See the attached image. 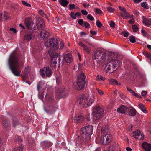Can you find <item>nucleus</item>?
Returning a JSON list of instances; mask_svg holds the SVG:
<instances>
[{"label":"nucleus","mask_w":151,"mask_h":151,"mask_svg":"<svg viewBox=\"0 0 151 151\" xmlns=\"http://www.w3.org/2000/svg\"><path fill=\"white\" fill-rule=\"evenodd\" d=\"M86 76L83 73L79 74L77 76L76 82L73 83V85L78 90L83 89L86 85Z\"/></svg>","instance_id":"39448f33"},{"label":"nucleus","mask_w":151,"mask_h":151,"mask_svg":"<svg viewBox=\"0 0 151 151\" xmlns=\"http://www.w3.org/2000/svg\"><path fill=\"white\" fill-rule=\"evenodd\" d=\"M7 64L14 76L18 77L20 76L24 62L21 60L20 56L15 51L11 53L8 58Z\"/></svg>","instance_id":"f03ea898"},{"label":"nucleus","mask_w":151,"mask_h":151,"mask_svg":"<svg viewBox=\"0 0 151 151\" xmlns=\"http://www.w3.org/2000/svg\"><path fill=\"white\" fill-rule=\"evenodd\" d=\"M39 14L42 16L45 15L43 11L42 10H40L39 11Z\"/></svg>","instance_id":"680f3d73"},{"label":"nucleus","mask_w":151,"mask_h":151,"mask_svg":"<svg viewBox=\"0 0 151 151\" xmlns=\"http://www.w3.org/2000/svg\"><path fill=\"white\" fill-rule=\"evenodd\" d=\"M127 108L124 105H122L119 108L117 109V111L119 113H125L126 111Z\"/></svg>","instance_id":"bb28decb"},{"label":"nucleus","mask_w":151,"mask_h":151,"mask_svg":"<svg viewBox=\"0 0 151 151\" xmlns=\"http://www.w3.org/2000/svg\"><path fill=\"white\" fill-rule=\"evenodd\" d=\"M69 9L70 10L74 9L75 8V5L73 4H70L69 5Z\"/></svg>","instance_id":"c03bdc74"},{"label":"nucleus","mask_w":151,"mask_h":151,"mask_svg":"<svg viewBox=\"0 0 151 151\" xmlns=\"http://www.w3.org/2000/svg\"><path fill=\"white\" fill-rule=\"evenodd\" d=\"M119 8L122 12H126L125 9L124 7H122L121 6H119Z\"/></svg>","instance_id":"bf43d9fd"},{"label":"nucleus","mask_w":151,"mask_h":151,"mask_svg":"<svg viewBox=\"0 0 151 151\" xmlns=\"http://www.w3.org/2000/svg\"><path fill=\"white\" fill-rule=\"evenodd\" d=\"M134 14L136 17H137L139 15V12L135 10L134 12Z\"/></svg>","instance_id":"e2e57ef3"},{"label":"nucleus","mask_w":151,"mask_h":151,"mask_svg":"<svg viewBox=\"0 0 151 151\" xmlns=\"http://www.w3.org/2000/svg\"><path fill=\"white\" fill-rule=\"evenodd\" d=\"M141 6L142 7L146 9H148L149 8V7L146 2H144L142 3Z\"/></svg>","instance_id":"58836bf2"},{"label":"nucleus","mask_w":151,"mask_h":151,"mask_svg":"<svg viewBox=\"0 0 151 151\" xmlns=\"http://www.w3.org/2000/svg\"><path fill=\"white\" fill-rule=\"evenodd\" d=\"M87 18L88 19L91 21L94 20V17L90 14H89L87 15Z\"/></svg>","instance_id":"ea45409f"},{"label":"nucleus","mask_w":151,"mask_h":151,"mask_svg":"<svg viewBox=\"0 0 151 151\" xmlns=\"http://www.w3.org/2000/svg\"><path fill=\"white\" fill-rule=\"evenodd\" d=\"M8 114L10 116L11 119L13 122V125L14 127H15L19 124V122L18 121L17 119L13 114H11L9 113Z\"/></svg>","instance_id":"b1692460"},{"label":"nucleus","mask_w":151,"mask_h":151,"mask_svg":"<svg viewBox=\"0 0 151 151\" xmlns=\"http://www.w3.org/2000/svg\"><path fill=\"white\" fill-rule=\"evenodd\" d=\"M73 61L71 55L70 53H68L64 55L62 59L61 63L62 65L65 62L66 63L70 64Z\"/></svg>","instance_id":"f8f14e48"},{"label":"nucleus","mask_w":151,"mask_h":151,"mask_svg":"<svg viewBox=\"0 0 151 151\" xmlns=\"http://www.w3.org/2000/svg\"><path fill=\"white\" fill-rule=\"evenodd\" d=\"M129 33L127 31H124L122 32V34L125 37H127L129 35Z\"/></svg>","instance_id":"864d4df0"},{"label":"nucleus","mask_w":151,"mask_h":151,"mask_svg":"<svg viewBox=\"0 0 151 151\" xmlns=\"http://www.w3.org/2000/svg\"><path fill=\"white\" fill-rule=\"evenodd\" d=\"M143 24L145 26H149L151 24V18H147L145 16L142 17Z\"/></svg>","instance_id":"4be33fe9"},{"label":"nucleus","mask_w":151,"mask_h":151,"mask_svg":"<svg viewBox=\"0 0 151 151\" xmlns=\"http://www.w3.org/2000/svg\"><path fill=\"white\" fill-rule=\"evenodd\" d=\"M139 106L141 110L144 113H147V111L144 105L142 104H139Z\"/></svg>","instance_id":"e433bc0d"},{"label":"nucleus","mask_w":151,"mask_h":151,"mask_svg":"<svg viewBox=\"0 0 151 151\" xmlns=\"http://www.w3.org/2000/svg\"><path fill=\"white\" fill-rule=\"evenodd\" d=\"M44 92H43L41 94H40L39 96V98L41 99L42 101L43 102V98H44Z\"/></svg>","instance_id":"de8ad7c7"},{"label":"nucleus","mask_w":151,"mask_h":151,"mask_svg":"<svg viewBox=\"0 0 151 151\" xmlns=\"http://www.w3.org/2000/svg\"><path fill=\"white\" fill-rule=\"evenodd\" d=\"M15 142L20 144L22 141L20 137L18 136H15L13 138Z\"/></svg>","instance_id":"c756f323"},{"label":"nucleus","mask_w":151,"mask_h":151,"mask_svg":"<svg viewBox=\"0 0 151 151\" xmlns=\"http://www.w3.org/2000/svg\"><path fill=\"white\" fill-rule=\"evenodd\" d=\"M58 44L57 39L53 38L47 40L44 44L46 47H51L48 52L51 58L50 65L54 68L56 67L57 62L58 64V68H59L60 64V53H55L56 50L59 48Z\"/></svg>","instance_id":"f257e3e1"},{"label":"nucleus","mask_w":151,"mask_h":151,"mask_svg":"<svg viewBox=\"0 0 151 151\" xmlns=\"http://www.w3.org/2000/svg\"><path fill=\"white\" fill-rule=\"evenodd\" d=\"M109 83L111 84H117L118 85L120 84L119 82L117 80L112 79L109 81Z\"/></svg>","instance_id":"4c0bfd02"},{"label":"nucleus","mask_w":151,"mask_h":151,"mask_svg":"<svg viewBox=\"0 0 151 151\" xmlns=\"http://www.w3.org/2000/svg\"><path fill=\"white\" fill-rule=\"evenodd\" d=\"M81 12L83 14L85 15H87L88 14L87 11L86 10L84 9L82 10L81 11Z\"/></svg>","instance_id":"5fc2aeb1"},{"label":"nucleus","mask_w":151,"mask_h":151,"mask_svg":"<svg viewBox=\"0 0 151 151\" xmlns=\"http://www.w3.org/2000/svg\"><path fill=\"white\" fill-rule=\"evenodd\" d=\"M142 147L145 151H150L151 150V144L145 142L143 143L142 145Z\"/></svg>","instance_id":"5701e85b"},{"label":"nucleus","mask_w":151,"mask_h":151,"mask_svg":"<svg viewBox=\"0 0 151 151\" xmlns=\"http://www.w3.org/2000/svg\"><path fill=\"white\" fill-rule=\"evenodd\" d=\"M93 127L91 125L85 126L81 129L79 133L77 135V141L81 144H85L89 141L91 138L90 136L93 134Z\"/></svg>","instance_id":"7ed1b4c3"},{"label":"nucleus","mask_w":151,"mask_h":151,"mask_svg":"<svg viewBox=\"0 0 151 151\" xmlns=\"http://www.w3.org/2000/svg\"><path fill=\"white\" fill-rule=\"evenodd\" d=\"M133 136L136 139L139 140H143L144 138V135L142 132L139 130L133 132Z\"/></svg>","instance_id":"ddd939ff"},{"label":"nucleus","mask_w":151,"mask_h":151,"mask_svg":"<svg viewBox=\"0 0 151 151\" xmlns=\"http://www.w3.org/2000/svg\"><path fill=\"white\" fill-rule=\"evenodd\" d=\"M49 36V33L46 30L42 31L40 33V36L41 40L47 39Z\"/></svg>","instance_id":"412c9836"},{"label":"nucleus","mask_w":151,"mask_h":151,"mask_svg":"<svg viewBox=\"0 0 151 151\" xmlns=\"http://www.w3.org/2000/svg\"><path fill=\"white\" fill-rule=\"evenodd\" d=\"M96 91L100 95H103L104 94V92L98 88H96Z\"/></svg>","instance_id":"603ef678"},{"label":"nucleus","mask_w":151,"mask_h":151,"mask_svg":"<svg viewBox=\"0 0 151 151\" xmlns=\"http://www.w3.org/2000/svg\"><path fill=\"white\" fill-rule=\"evenodd\" d=\"M106 56L105 52L101 50H99L95 52L93 58L95 60L97 59L96 62L101 65L102 63L106 60Z\"/></svg>","instance_id":"1a4fd4ad"},{"label":"nucleus","mask_w":151,"mask_h":151,"mask_svg":"<svg viewBox=\"0 0 151 151\" xmlns=\"http://www.w3.org/2000/svg\"><path fill=\"white\" fill-rule=\"evenodd\" d=\"M120 16L123 19L127 18L129 17V14L126 12L121 13L120 14Z\"/></svg>","instance_id":"473e14b6"},{"label":"nucleus","mask_w":151,"mask_h":151,"mask_svg":"<svg viewBox=\"0 0 151 151\" xmlns=\"http://www.w3.org/2000/svg\"><path fill=\"white\" fill-rule=\"evenodd\" d=\"M24 23L27 27V28L28 31L30 30V29L32 26L33 24V22L31 21L29 19L26 18L25 19Z\"/></svg>","instance_id":"6ab92c4d"},{"label":"nucleus","mask_w":151,"mask_h":151,"mask_svg":"<svg viewBox=\"0 0 151 151\" xmlns=\"http://www.w3.org/2000/svg\"><path fill=\"white\" fill-rule=\"evenodd\" d=\"M141 32L142 35L144 36H146L147 35V33L143 29L141 30Z\"/></svg>","instance_id":"13d9d810"},{"label":"nucleus","mask_w":151,"mask_h":151,"mask_svg":"<svg viewBox=\"0 0 151 151\" xmlns=\"http://www.w3.org/2000/svg\"><path fill=\"white\" fill-rule=\"evenodd\" d=\"M97 77L100 80H102L103 81L105 80V78L101 76L98 75L97 76Z\"/></svg>","instance_id":"4d7b16f0"},{"label":"nucleus","mask_w":151,"mask_h":151,"mask_svg":"<svg viewBox=\"0 0 151 151\" xmlns=\"http://www.w3.org/2000/svg\"><path fill=\"white\" fill-rule=\"evenodd\" d=\"M133 95H134V96L137 98H141V96L140 95L135 93L134 91H133Z\"/></svg>","instance_id":"3c124183"},{"label":"nucleus","mask_w":151,"mask_h":151,"mask_svg":"<svg viewBox=\"0 0 151 151\" xmlns=\"http://www.w3.org/2000/svg\"><path fill=\"white\" fill-rule=\"evenodd\" d=\"M24 145L21 144L20 146H19L16 148H13L12 149V151H22Z\"/></svg>","instance_id":"f704fd0d"},{"label":"nucleus","mask_w":151,"mask_h":151,"mask_svg":"<svg viewBox=\"0 0 151 151\" xmlns=\"http://www.w3.org/2000/svg\"><path fill=\"white\" fill-rule=\"evenodd\" d=\"M78 44L83 47L84 52H86L87 54H89L90 53L91 49L89 46L86 45L81 42H79Z\"/></svg>","instance_id":"aec40b11"},{"label":"nucleus","mask_w":151,"mask_h":151,"mask_svg":"<svg viewBox=\"0 0 151 151\" xmlns=\"http://www.w3.org/2000/svg\"><path fill=\"white\" fill-rule=\"evenodd\" d=\"M28 66H27L25 67L24 71L23 72V73L24 77L26 78L27 77V76L29 71Z\"/></svg>","instance_id":"2f4dec72"},{"label":"nucleus","mask_w":151,"mask_h":151,"mask_svg":"<svg viewBox=\"0 0 151 151\" xmlns=\"http://www.w3.org/2000/svg\"><path fill=\"white\" fill-rule=\"evenodd\" d=\"M115 23H114L112 21H111L110 24V25L111 27L113 28H115Z\"/></svg>","instance_id":"09e8293b"},{"label":"nucleus","mask_w":151,"mask_h":151,"mask_svg":"<svg viewBox=\"0 0 151 151\" xmlns=\"http://www.w3.org/2000/svg\"><path fill=\"white\" fill-rule=\"evenodd\" d=\"M96 24L97 27L99 28L101 27L102 26V24L101 23L100 21L99 20H97L96 21Z\"/></svg>","instance_id":"a19ab883"},{"label":"nucleus","mask_w":151,"mask_h":151,"mask_svg":"<svg viewBox=\"0 0 151 151\" xmlns=\"http://www.w3.org/2000/svg\"><path fill=\"white\" fill-rule=\"evenodd\" d=\"M84 22L83 21V19H80L78 20V23L80 25L82 26L83 23H84Z\"/></svg>","instance_id":"8fccbe9b"},{"label":"nucleus","mask_w":151,"mask_h":151,"mask_svg":"<svg viewBox=\"0 0 151 151\" xmlns=\"http://www.w3.org/2000/svg\"><path fill=\"white\" fill-rule=\"evenodd\" d=\"M59 2L61 5L64 7H66L69 3L67 0H59Z\"/></svg>","instance_id":"c85d7f7f"},{"label":"nucleus","mask_w":151,"mask_h":151,"mask_svg":"<svg viewBox=\"0 0 151 151\" xmlns=\"http://www.w3.org/2000/svg\"><path fill=\"white\" fill-rule=\"evenodd\" d=\"M134 21L133 18V31L135 32H137L139 31V28L138 26L135 24H133Z\"/></svg>","instance_id":"72a5a7b5"},{"label":"nucleus","mask_w":151,"mask_h":151,"mask_svg":"<svg viewBox=\"0 0 151 151\" xmlns=\"http://www.w3.org/2000/svg\"><path fill=\"white\" fill-rule=\"evenodd\" d=\"M40 71V75L43 78L50 77L52 75L51 69L48 66L44 67L42 69H41Z\"/></svg>","instance_id":"9d476101"},{"label":"nucleus","mask_w":151,"mask_h":151,"mask_svg":"<svg viewBox=\"0 0 151 151\" xmlns=\"http://www.w3.org/2000/svg\"><path fill=\"white\" fill-rule=\"evenodd\" d=\"M84 119V117L82 115L75 116L73 118L74 122L76 123H81Z\"/></svg>","instance_id":"a211bd4d"},{"label":"nucleus","mask_w":151,"mask_h":151,"mask_svg":"<svg viewBox=\"0 0 151 151\" xmlns=\"http://www.w3.org/2000/svg\"><path fill=\"white\" fill-rule=\"evenodd\" d=\"M144 55L151 60V54L145 52L143 53Z\"/></svg>","instance_id":"79ce46f5"},{"label":"nucleus","mask_w":151,"mask_h":151,"mask_svg":"<svg viewBox=\"0 0 151 151\" xmlns=\"http://www.w3.org/2000/svg\"><path fill=\"white\" fill-rule=\"evenodd\" d=\"M137 112L136 110L133 108V116H134L136 114Z\"/></svg>","instance_id":"0e129e2a"},{"label":"nucleus","mask_w":151,"mask_h":151,"mask_svg":"<svg viewBox=\"0 0 151 151\" xmlns=\"http://www.w3.org/2000/svg\"><path fill=\"white\" fill-rule=\"evenodd\" d=\"M96 12L99 14H101L102 13V11L98 9H96Z\"/></svg>","instance_id":"052dcab7"},{"label":"nucleus","mask_w":151,"mask_h":151,"mask_svg":"<svg viewBox=\"0 0 151 151\" xmlns=\"http://www.w3.org/2000/svg\"><path fill=\"white\" fill-rule=\"evenodd\" d=\"M122 64V62L117 59H112L106 64L104 70L108 72L109 71L112 72L116 68L120 66Z\"/></svg>","instance_id":"423d86ee"},{"label":"nucleus","mask_w":151,"mask_h":151,"mask_svg":"<svg viewBox=\"0 0 151 151\" xmlns=\"http://www.w3.org/2000/svg\"><path fill=\"white\" fill-rule=\"evenodd\" d=\"M60 45V47L59 49H62L64 47V43L63 42H61Z\"/></svg>","instance_id":"774afa93"},{"label":"nucleus","mask_w":151,"mask_h":151,"mask_svg":"<svg viewBox=\"0 0 151 151\" xmlns=\"http://www.w3.org/2000/svg\"><path fill=\"white\" fill-rule=\"evenodd\" d=\"M117 143L114 142L112 143L111 145L109 146V149L112 151H114L117 148Z\"/></svg>","instance_id":"7c9ffc66"},{"label":"nucleus","mask_w":151,"mask_h":151,"mask_svg":"<svg viewBox=\"0 0 151 151\" xmlns=\"http://www.w3.org/2000/svg\"><path fill=\"white\" fill-rule=\"evenodd\" d=\"M110 128L107 125H105L102 127L101 132L103 133H108L109 130Z\"/></svg>","instance_id":"a878e982"},{"label":"nucleus","mask_w":151,"mask_h":151,"mask_svg":"<svg viewBox=\"0 0 151 151\" xmlns=\"http://www.w3.org/2000/svg\"><path fill=\"white\" fill-rule=\"evenodd\" d=\"M41 146L43 148H48L51 146L52 145V142L48 140H45L41 142Z\"/></svg>","instance_id":"dca6fc26"},{"label":"nucleus","mask_w":151,"mask_h":151,"mask_svg":"<svg viewBox=\"0 0 151 151\" xmlns=\"http://www.w3.org/2000/svg\"><path fill=\"white\" fill-rule=\"evenodd\" d=\"M104 114L102 108L99 106H95L93 108L92 115L93 116L94 120H98L102 118Z\"/></svg>","instance_id":"0eeeda50"},{"label":"nucleus","mask_w":151,"mask_h":151,"mask_svg":"<svg viewBox=\"0 0 151 151\" xmlns=\"http://www.w3.org/2000/svg\"><path fill=\"white\" fill-rule=\"evenodd\" d=\"M147 94V91H142L141 93V94L142 96H145Z\"/></svg>","instance_id":"338daca9"},{"label":"nucleus","mask_w":151,"mask_h":151,"mask_svg":"<svg viewBox=\"0 0 151 151\" xmlns=\"http://www.w3.org/2000/svg\"><path fill=\"white\" fill-rule=\"evenodd\" d=\"M107 9L109 12H113L114 10V9L111 7H108L107 8Z\"/></svg>","instance_id":"6e6d98bb"},{"label":"nucleus","mask_w":151,"mask_h":151,"mask_svg":"<svg viewBox=\"0 0 151 151\" xmlns=\"http://www.w3.org/2000/svg\"><path fill=\"white\" fill-rule=\"evenodd\" d=\"M38 21L36 23V25L39 30L43 29L45 27V23L43 19L40 18L38 19Z\"/></svg>","instance_id":"2eb2a0df"},{"label":"nucleus","mask_w":151,"mask_h":151,"mask_svg":"<svg viewBox=\"0 0 151 151\" xmlns=\"http://www.w3.org/2000/svg\"><path fill=\"white\" fill-rule=\"evenodd\" d=\"M7 13L4 11V14L3 15L2 13H0V21H2L4 20H6L9 19V17L7 15Z\"/></svg>","instance_id":"393cba45"},{"label":"nucleus","mask_w":151,"mask_h":151,"mask_svg":"<svg viewBox=\"0 0 151 151\" xmlns=\"http://www.w3.org/2000/svg\"><path fill=\"white\" fill-rule=\"evenodd\" d=\"M1 118L2 120L3 121V126L6 129H9L11 126V124L9 122L4 116L2 115L1 116Z\"/></svg>","instance_id":"4468645a"},{"label":"nucleus","mask_w":151,"mask_h":151,"mask_svg":"<svg viewBox=\"0 0 151 151\" xmlns=\"http://www.w3.org/2000/svg\"><path fill=\"white\" fill-rule=\"evenodd\" d=\"M77 103L84 107H87L90 106L94 102L93 99H88L84 95H80L79 99L77 101Z\"/></svg>","instance_id":"6e6552de"},{"label":"nucleus","mask_w":151,"mask_h":151,"mask_svg":"<svg viewBox=\"0 0 151 151\" xmlns=\"http://www.w3.org/2000/svg\"><path fill=\"white\" fill-rule=\"evenodd\" d=\"M84 24L85 26V28H87L90 27V24L87 22H84Z\"/></svg>","instance_id":"a18cd8bd"},{"label":"nucleus","mask_w":151,"mask_h":151,"mask_svg":"<svg viewBox=\"0 0 151 151\" xmlns=\"http://www.w3.org/2000/svg\"><path fill=\"white\" fill-rule=\"evenodd\" d=\"M44 84V82L43 81H40L37 83V89L39 92L40 89L42 88L43 85Z\"/></svg>","instance_id":"c9c22d12"},{"label":"nucleus","mask_w":151,"mask_h":151,"mask_svg":"<svg viewBox=\"0 0 151 151\" xmlns=\"http://www.w3.org/2000/svg\"><path fill=\"white\" fill-rule=\"evenodd\" d=\"M112 137L110 134H106L101 138V143L103 145H107L110 143L112 140Z\"/></svg>","instance_id":"9b49d317"},{"label":"nucleus","mask_w":151,"mask_h":151,"mask_svg":"<svg viewBox=\"0 0 151 151\" xmlns=\"http://www.w3.org/2000/svg\"><path fill=\"white\" fill-rule=\"evenodd\" d=\"M70 17L73 19H75L76 18V17L75 14L73 12H72L70 14Z\"/></svg>","instance_id":"37998d69"},{"label":"nucleus","mask_w":151,"mask_h":151,"mask_svg":"<svg viewBox=\"0 0 151 151\" xmlns=\"http://www.w3.org/2000/svg\"><path fill=\"white\" fill-rule=\"evenodd\" d=\"M22 3L24 5L28 7H30L31 6V5L30 4L26 2V1H22Z\"/></svg>","instance_id":"49530a36"},{"label":"nucleus","mask_w":151,"mask_h":151,"mask_svg":"<svg viewBox=\"0 0 151 151\" xmlns=\"http://www.w3.org/2000/svg\"><path fill=\"white\" fill-rule=\"evenodd\" d=\"M45 97L47 104L46 108L44 107V110L48 114H53L57 108L56 101L54 100V96L52 95L48 96L46 94Z\"/></svg>","instance_id":"20e7f679"},{"label":"nucleus","mask_w":151,"mask_h":151,"mask_svg":"<svg viewBox=\"0 0 151 151\" xmlns=\"http://www.w3.org/2000/svg\"><path fill=\"white\" fill-rule=\"evenodd\" d=\"M65 88L60 89L59 90L58 95L60 97L62 98L65 96Z\"/></svg>","instance_id":"cd10ccee"},{"label":"nucleus","mask_w":151,"mask_h":151,"mask_svg":"<svg viewBox=\"0 0 151 151\" xmlns=\"http://www.w3.org/2000/svg\"><path fill=\"white\" fill-rule=\"evenodd\" d=\"M90 32L91 34L93 35H95L97 34V32L95 31H92V30H90Z\"/></svg>","instance_id":"69168bd1"},{"label":"nucleus","mask_w":151,"mask_h":151,"mask_svg":"<svg viewBox=\"0 0 151 151\" xmlns=\"http://www.w3.org/2000/svg\"><path fill=\"white\" fill-rule=\"evenodd\" d=\"M33 30L31 29V31H28L24 35V38L25 40L27 41H30L33 39Z\"/></svg>","instance_id":"f3484780"}]
</instances>
